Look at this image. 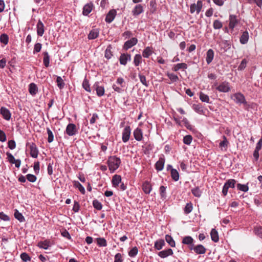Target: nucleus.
Segmentation results:
<instances>
[{
  "label": "nucleus",
  "instance_id": "f257e3e1",
  "mask_svg": "<svg viewBox=\"0 0 262 262\" xmlns=\"http://www.w3.org/2000/svg\"><path fill=\"white\" fill-rule=\"evenodd\" d=\"M107 163L110 172L113 173L119 168L121 161L119 158L112 156L108 157Z\"/></svg>",
  "mask_w": 262,
  "mask_h": 262
},
{
  "label": "nucleus",
  "instance_id": "f03ea898",
  "mask_svg": "<svg viewBox=\"0 0 262 262\" xmlns=\"http://www.w3.org/2000/svg\"><path fill=\"white\" fill-rule=\"evenodd\" d=\"M230 98L235 103L238 105H245L247 103L245 96L241 92L231 95Z\"/></svg>",
  "mask_w": 262,
  "mask_h": 262
},
{
  "label": "nucleus",
  "instance_id": "7ed1b4c3",
  "mask_svg": "<svg viewBox=\"0 0 262 262\" xmlns=\"http://www.w3.org/2000/svg\"><path fill=\"white\" fill-rule=\"evenodd\" d=\"M212 88L215 89L220 92L227 93L231 90L229 83L226 81H224L218 84L217 82H215Z\"/></svg>",
  "mask_w": 262,
  "mask_h": 262
},
{
  "label": "nucleus",
  "instance_id": "20e7f679",
  "mask_svg": "<svg viewBox=\"0 0 262 262\" xmlns=\"http://www.w3.org/2000/svg\"><path fill=\"white\" fill-rule=\"evenodd\" d=\"M235 184L236 181L234 179H230L224 184L222 190V193L224 196H226L227 194L229 188H234Z\"/></svg>",
  "mask_w": 262,
  "mask_h": 262
},
{
  "label": "nucleus",
  "instance_id": "39448f33",
  "mask_svg": "<svg viewBox=\"0 0 262 262\" xmlns=\"http://www.w3.org/2000/svg\"><path fill=\"white\" fill-rule=\"evenodd\" d=\"M203 6L202 2L198 1L196 4H193L190 5V11L191 13H193L195 11L197 14H199L201 11Z\"/></svg>",
  "mask_w": 262,
  "mask_h": 262
},
{
  "label": "nucleus",
  "instance_id": "423d86ee",
  "mask_svg": "<svg viewBox=\"0 0 262 262\" xmlns=\"http://www.w3.org/2000/svg\"><path fill=\"white\" fill-rule=\"evenodd\" d=\"M131 129L129 126H126L122 132V141L124 143L127 142L130 138Z\"/></svg>",
  "mask_w": 262,
  "mask_h": 262
},
{
  "label": "nucleus",
  "instance_id": "0eeeda50",
  "mask_svg": "<svg viewBox=\"0 0 262 262\" xmlns=\"http://www.w3.org/2000/svg\"><path fill=\"white\" fill-rule=\"evenodd\" d=\"M29 146L30 156L33 158H36L38 155V150L36 144L34 143L28 144Z\"/></svg>",
  "mask_w": 262,
  "mask_h": 262
},
{
  "label": "nucleus",
  "instance_id": "6e6552de",
  "mask_svg": "<svg viewBox=\"0 0 262 262\" xmlns=\"http://www.w3.org/2000/svg\"><path fill=\"white\" fill-rule=\"evenodd\" d=\"M66 133L70 136H73L76 135L77 133L76 126L74 124H69L66 130Z\"/></svg>",
  "mask_w": 262,
  "mask_h": 262
},
{
  "label": "nucleus",
  "instance_id": "1a4fd4ad",
  "mask_svg": "<svg viewBox=\"0 0 262 262\" xmlns=\"http://www.w3.org/2000/svg\"><path fill=\"white\" fill-rule=\"evenodd\" d=\"M0 114L6 120L9 121L11 118V113L10 111L5 107L2 106L1 107Z\"/></svg>",
  "mask_w": 262,
  "mask_h": 262
},
{
  "label": "nucleus",
  "instance_id": "9d476101",
  "mask_svg": "<svg viewBox=\"0 0 262 262\" xmlns=\"http://www.w3.org/2000/svg\"><path fill=\"white\" fill-rule=\"evenodd\" d=\"M138 39L136 38H132L130 39L125 41L123 46V49L125 50H127L134 46L136 45Z\"/></svg>",
  "mask_w": 262,
  "mask_h": 262
},
{
  "label": "nucleus",
  "instance_id": "9b49d317",
  "mask_svg": "<svg viewBox=\"0 0 262 262\" xmlns=\"http://www.w3.org/2000/svg\"><path fill=\"white\" fill-rule=\"evenodd\" d=\"M52 243L49 239H46L43 241H40L37 243V246L43 249H48L52 245Z\"/></svg>",
  "mask_w": 262,
  "mask_h": 262
},
{
  "label": "nucleus",
  "instance_id": "f8f14e48",
  "mask_svg": "<svg viewBox=\"0 0 262 262\" xmlns=\"http://www.w3.org/2000/svg\"><path fill=\"white\" fill-rule=\"evenodd\" d=\"M36 30L38 36H42L45 32V26L40 20H39L37 23Z\"/></svg>",
  "mask_w": 262,
  "mask_h": 262
},
{
  "label": "nucleus",
  "instance_id": "ddd939ff",
  "mask_svg": "<svg viewBox=\"0 0 262 262\" xmlns=\"http://www.w3.org/2000/svg\"><path fill=\"white\" fill-rule=\"evenodd\" d=\"M144 11L143 6L141 4L136 5L132 11L134 16H138Z\"/></svg>",
  "mask_w": 262,
  "mask_h": 262
},
{
  "label": "nucleus",
  "instance_id": "4468645a",
  "mask_svg": "<svg viewBox=\"0 0 262 262\" xmlns=\"http://www.w3.org/2000/svg\"><path fill=\"white\" fill-rule=\"evenodd\" d=\"M229 21V27L231 29H233L234 28L238 23V20L237 18V16L234 15H230Z\"/></svg>",
  "mask_w": 262,
  "mask_h": 262
},
{
  "label": "nucleus",
  "instance_id": "2eb2a0df",
  "mask_svg": "<svg viewBox=\"0 0 262 262\" xmlns=\"http://www.w3.org/2000/svg\"><path fill=\"white\" fill-rule=\"evenodd\" d=\"M172 254L173 251L170 248L162 250L158 253V256L162 258H166L169 256L172 255Z\"/></svg>",
  "mask_w": 262,
  "mask_h": 262
},
{
  "label": "nucleus",
  "instance_id": "dca6fc26",
  "mask_svg": "<svg viewBox=\"0 0 262 262\" xmlns=\"http://www.w3.org/2000/svg\"><path fill=\"white\" fill-rule=\"evenodd\" d=\"M131 60V56L128 54H122L119 58V61L121 64L125 66L128 61Z\"/></svg>",
  "mask_w": 262,
  "mask_h": 262
},
{
  "label": "nucleus",
  "instance_id": "f3484780",
  "mask_svg": "<svg viewBox=\"0 0 262 262\" xmlns=\"http://www.w3.org/2000/svg\"><path fill=\"white\" fill-rule=\"evenodd\" d=\"M116 15V11L114 9L110 10L105 17V21L107 23H112Z\"/></svg>",
  "mask_w": 262,
  "mask_h": 262
},
{
  "label": "nucleus",
  "instance_id": "a211bd4d",
  "mask_svg": "<svg viewBox=\"0 0 262 262\" xmlns=\"http://www.w3.org/2000/svg\"><path fill=\"white\" fill-rule=\"evenodd\" d=\"M165 159L164 157H160L159 160L156 163L155 168L158 171H161L164 167Z\"/></svg>",
  "mask_w": 262,
  "mask_h": 262
},
{
  "label": "nucleus",
  "instance_id": "6ab92c4d",
  "mask_svg": "<svg viewBox=\"0 0 262 262\" xmlns=\"http://www.w3.org/2000/svg\"><path fill=\"white\" fill-rule=\"evenodd\" d=\"M134 136L137 141H141L143 138V133L142 130L139 128H137L134 131Z\"/></svg>",
  "mask_w": 262,
  "mask_h": 262
},
{
  "label": "nucleus",
  "instance_id": "aec40b11",
  "mask_svg": "<svg viewBox=\"0 0 262 262\" xmlns=\"http://www.w3.org/2000/svg\"><path fill=\"white\" fill-rule=\"evenodd\" d=\"M142 190L146 194H149L152 190V186L148 182L145 181L143 183Z\"/></svg>",
  "mask_w": 262,
  "mask_h": 262
},
{
  "label": "nucleus",
  "instance_id": "412c9836",
  "mask_svg": "<svg viewBox=\"0 0 262 262\" xmlns=\"http://www.w3.org/2000/svg\"><path fill=\"white\" fill-rule=\"evenodd\" d=\"M93 5L92 3H89L84 5L83 8V14L84 15H88L92 10Z\"/></svg>",
  "mask_w": 262,
  "mask_h": 262
},
{
  "label": "nucleus",
  "instance_id": "4be33fe9",
  "mask_svg": "<svg viewBox=\"0 0 262 262\" xmlns=\"http://www.w3.org/2000/svg\"><path fill=\"white\" fill-rule=\"evenodd\" d=\"M214 58V52L212 49H209L206 53V60L208 64H210Z\"/></svg>",
  "mask_w": 262,
  "mask_h": 262
},
{
  "label": "nucleus",
  "instance_id": "5701e85b",
  "mask_svg": "<svg viewBox=\"0 0 262 262\" xmlns=\"http://www.w3.org/2000/svg\"><path fill=\"white\" fill-rule=\"evenodd\" d=\"M112 184L114 187H117L121 182V177L120 175L115 174L113 177L112 180Z\"/></svg>",
  "mask_w": 262,
  "mask_h": 262
},
{
  "label": "nucleus",
  "instance_id": "b1692460",
  "mask_svg": "<svg viewBox=\"0 0 262 262\" xmlns=\"http://www.w3.org/2000/svg\"><path fill=\"white\" fill-rule=\"evenodd\" d=\"M99 34V31L97 29H92L88 34V38L89 39H94L98 37Z\"/></svg>",
  "mask_w": 262,
  "mask_h": 262
},
{
  "label": "nucleus",
  "instance_id": "393cba45",
  "mask_svg": "<svg viewBox=\"0 0 262 262\" xmlns=\"http://www.w3.org/2000/svg\"><path fill=\"white\" fill-rule=\"evenodd\" d=\"M223 141H222L219 144V147L222 149H227V148L229 144V142L225 136L222 137Z\"/></svg>",
  "mask_w": 262,
  "mask_h": 262
},
{
  "label": "nucleus",
  "instance_id": "a878e982",
  "mask_svg": "<svg viewBox=\"0 0 262 262\" xmlns=\"http://www.w3.org/2000/svg\"><path fill=\"white\" fill-rule=\"evenodd\" d=\"M29 91L32 96L35 95L38 92V88L34 83H31L29 85Z\"/></svg>",
  "mask_w": 262,
  "mask_h": 262
},
{
  "label": "nucleus",
  "instance_id": "bb28decb",
  "mask_svg": "<svg viewBox=\"0 0 262 262\" xmlns=\"http://www.w3.org/2000/svg\"><path fill=\"white\" fill-rule=\"evenodd\" d=\"M165 243L164 239L157 240L155 242L154 248L158 250H160L165 246Z\"/></svg>",
  "mask_w": 262,
  "mask_h": 262
},
{
  "label": "nucleus",
  "instance_id": "cd10ccee",
  "mask_svg": "<svg viewBox=\"0 0 262 262\" xmlns=\"http://www.w3.org/2000/svg\"><path fill=\"white\" fill-rule=\"evenodd\" d=\"M194 251L198 254H203L206 251V248L202 245H198L194 248Z\"/></svg>",
  "mask_w": 262,
  "mask_h": 262
},
{
  "label": "nucleus",
  "instance_id": "c85d7f7f",
  "mask_svg": "<svg viewBox=\"0 0 262 262\" xmlns=\"http://www.w3.org/2000/svg\"><path fill=\"white\" fill-rule=\"evenodd\" d=\"M249 40V33L247 31H244L240 37V42L242 44H246Z\"/></svg>",
  "mask_w": 262,
  "mask_h": 262
},
{
  "label": "nucleus",
  "instance_id": "c756f323",
  "mask_svg": "<svg viewBox=\"0 0 262 262\" xmlns=\"http://www.w3.org/2000/svg\"><path fill=\"white\" fill-rule=\"evenodd\" d=\"M211 239L214 242H217L219 240L218 232L215 229H212L210 232Z\"/></svg>",
  "mask_w": 262,
  "mask_h": 262
},
{
  "label": "nucleus",
  "instance_id": "7c9ffc66",
  "mask_svg": "<svg viewBox=\"0 0 262 262\" xmlns=\"http://www.w3.org/2000/svg\"><path fill=\"white\" fill-rule=\"evenodd\" d=\"M187 68V65L185 63H177L174 65L172 68L173 71L177 72L180 69H186Z\"/></svg>",
  "mask_w": 262,
  "mask_h": 262
},
{
  "label": "nucleus",
  "instance_id": "2f4dec72",
  "mask_svg": "<svg viewBox=\"0 0 262 262\" xmlns=\"http://www.w3.org/2000/svg\"><path fill=\"white\" fill-rule=\"evenodd\" d=\"M152 48L149 47H147L143 51L142 55L145 58H148L152 54Z\"/></svg>",
  "mask_w": 262,
  "mask_h": 262
},
{
  "label": "nucleus",
  "instance_id": "473e14b6",
  "mask_svg": "<svg viewBox=\"0 0 262 262\" xmlns=\"http://www.w3.org/2000/svg\"><path fill=\"white\" fill-rule=\"evenodd\" d=\"M193 110L199 114L203 113V109L202 104H193L192 105Z\"/></svg>",
  "mask_w": 262,
  "mask_h": 262
},
{
  "label": "nucleus",
  "instance_id": "72a5a7b5",
  "mask_svg": "<svg viewBox=\"0 0 262 262\" xmlns=\"http://www.w3.org/2000/svg\"><path fill=\"white\" fill-rule=\"evenodd\" d=\"M97 244L99 247H106L107 246V242L104 238L98 237L96 239Z\"/></svg>",
  "mask_w": 262,
  "mask_h": 262
},
{
  "label": "nucleus",
  "instance_id": "f704fd0d",
  "mask_svg": "<svg viewBox=\"0 0 262 262\" xmlns=\"http://www.w3.org/2000/svg\"><path fill=\"white\" fill-rule=\"evenodd\" d=\"M193 242V238L190 236H185L182 240V243L185 245H189Z\"/></svg>",
  "mask_w": 262,
  "mask_h": 262
},
{
  "label": "nucleus",
  "instance_id": "c9c22d12",
  "mask_svg": "<svg viewBox=\"0 0 262 262\" xmlns=\"http://www.w3.org/2000/svg\"><path fill=\"white\" fill-rule=\"evenodd\" d=\"M112 47L111 45H109L107 47L104 53V56L107 59H110L113 56L112 52L111 51Z\"/></svg>",
  "mask_w": 262,
  "mask_h": 262
},
{
  "label": "nucleus",
  "instance_id": "e433bc0d",
  "mask_svg": "<svg viewBox=\"0 0 262 262\" xmlns=\"http://www.w3.org/2000/svg\"><path fill=\"white\" fill-rule=\"evenodd\" d=\"M171 176L172 179L174 181H177L179 179V174L178 171L173 168H171Z\"/></svg>",
  "mask_w": 262,
  "mask_h": 262
},
{
  "label": "nucleus",
  "instance_id": "4c0bfd02",
  "mask_svg": "<svg viewBox=\"0 0 262 262\" xmlns=\"http://www.w3.org/2000/svg\"><path fill=\"white\" fill-rule=\"evenodd\" d=\"M14 216L20 222H24L25 221L24 216L17 210H15L14 212Z\"/></svg>",
  "mask_w": 262,
  "mask_h": 262
},
{
  "label": "nucleus",
  "instance_id": "58836bf2",
  "mask_svg": "<svg viewBox=\"0 0 262 262\" xmlns=\"http://www.w3.org/2000/svg\"><path fill=\"white\" fill-rule=\"evenodd\" d=\"M165 240L166 242L171 247H174L176 246L175 242L173 238L169 235H165Z\"/></svg>",
  "mask_w": 262,
  "mask_h": 262
},
{
  "label": "nucleus",
  "instance_id": "ea45409f",
  "mask_svg": "<svg viewBox=\"0 0 262 262\" xmlns=\"http://www.w3.org/2000/svg\"><path fill=\"white\" fill-rule=\"evenodd\" d=\"M9 41V37L8 35L5 33L2 34L0 36V42L4 45H6L8 44Z\"/></svg>",
  "mask_w": 262,
  "mask_h": 262
},
{
  "label": "nucleus",
  "instance_id": "a19ab883",
  "mask_svg": "<svg viewBox=\"0 0 262 262\" xmlns=\"http://www.w3.org/2000/svg\"><path fill=\"white\" fill-rule=\"evenodd\" d=\"M43 62L46 68L48 67L50 65V56L47 52L44 53Z\"/></svg>",
  "mask_w": 262,
  "mask_h": 262
},
{
  "label": "nucleus",
  "instance_id": "79ce46f5",
  "mask_svg": "<svg viewBox=\"0 0 262 262\" xmlns=\"http://www.w3.org/2000/svg\"><path fill=\"white\" fill-rule=\"evenodd\" d=\"M166 187L164 186H161L160 187V194L161 196V198L163 200L165 199L166 198Z\"/></svg>",
  "mask_w": 262,
  "mask_h": 262
},
{
  "label": "nucleus",
  "instance_id": "37998d69",
  "mask_svg": "<svg viewBox=\"0 0 262 262\" xmlns=\"http://www.w3.org/2000/svg\"><path fill=\"white\" fill-rule=\"evenodd\" d=\"M191 192L194 196L198 198H200L202 194V191L198 187L192 189Z\"/></svg>",
  "mask_w": 262,
  "mask_h": 262
},
{
  "label": "nucleus",
  "instance_id": "c03bdc74",
  "mask_svg": "<svg viewBox=\"0 0 262 262\" xmlns=\"http://www.w3.org/2000/svg\"><path fill=\"white\" fill-rule=\"evenodd\" d=\"M74 185L79 189L82 194L85 193V191L84 187L78 181H75Z\"/></svg>",
  "mask_w": 262,
  "mask_h": 262
},
{
  "label": "nucleus",
  "instance_id": "a18cd8bd",
  "mask_svg": "<svg viewBox=\"0 0 262 262\" xmlns=\"http://www.w3.org/2000/svg\"><path fill=\"white\" fill-rule=\"evenodd\" d=\"M200 99L202 102L209 103V96L202 92L200 93Z\"/></svg>",
  "mask_w": 262,
  "mask_h": 262
},
{
  "label": "nucleus",
  "instance_id": "49530a36",
  "mask_svg": "<svg viewBox=\"0 0 262 262\" xmlns=\"http://www.w3.org/2000/svg\"><path fill=\"white\" fill-rule=\"evenodd\" d=\"M56 82H57L58 87L60 89H62L64 88V83L63 82V79H62V78L61 77L57 76Z\"/></svg>",
  "mask_w": 262,
  "mask_h": 262
},
{
  "label": "nucleus",
  "instance_id": "de8ad7c7",
  "mask_svg": "<svg viewBox=\"0 0 262 262\" xmlns=\"http://www.w3.org/2000/svg\"><path fill=\"white\" fill-rule=\"evenodd\" d=\"M142 57L140 54H136L134 58V63L136 66H138L141 62Z\"/></svg>",
  "mask_w": 262,
  "mask_h": 262
},
{
  "label": "nucleus",
  "instance_id": "09e8293b",
  "mask_svg": "<svg viewBox=\"0 0 262 262\" xmlns=\"http://www.w3.org/2000/svg\"><path fill=\"white\" fill-rule=\"evenodd\" d=\"M97 95L99 97L102 96L104 94V87L101 86H97L96 88Z\"/></svg>",
  "mask_w": 262,
  "mask_h": 262
},
{
  "label": "nucleus",
  "instance_id": "8fccbe9b",
  "mask_svg": "<svg viewBox=\"0 0 262 262\" xmlns=\"http://www.w3.org/2000/svg\"><path fill=\"white\" fill-rule=\"evenodd\" d=\"M139 77L140 78V81L142 83V84L144 85L145 86L148 87L149 85V83L146 81V78L145 76L139 74Z\"/></svg>",
  "mask_w": 262,
  "mask_h": 262
},
{
  "label": "nucleus",
  "instance_id": "3c124183",
  "mask_svg": "<svg viewBox=\"0 0 262 262\" xmlns=\"http://www.w3.org/2000/svg\"><path fill=\"white\" fill-rule=\"evenodd\" d=\"M193 209L192 204L191 203H187L184 208V212L186 214L190 213Z\"/></svg>",
  "mask_w": 262,
  "mask_h": 262
},
{
  "label": "nucleus",
  "instance_id": "603ef678",
  "mask_svg": "<svg viewBox=\"0 0 262 262\" xmlns=\"http://www.w3.org/2000/svg\"><path fill=\"white\" fill-rule=\"evenodd\" d=\"M167 76L172 82H177L179 80L178 76L173 73H167Z\"/></svg>",
  "mask_w": 262,
  "mask_h": 262
},
{
  "label": "nucleus",
  "instance_id": "864d4df0",
  "mask_svg": "<svg viewBox=\"0 0 262 262\" xmlns=\"http://www.w3.org/2000/svg\"><path fill=\"white\" fill-rule=\"evenodd\" d=\"M213 27L214 29H220L223 27V24L219 20L216 19L213 22Z\"/></svg>",
  "mask_w": 262,
  "mask_h": 262
},
{
  "label": "nucleus",
  "instance_id": "5fc2aeb1",
  "mask_svg": "<svg viewBox=\"0 0 262 262\" xmlns=\"http://www.w3.org/2000/svg\"><path fill=\"white\" fill-rule=\"evenodd\" d=\"M47 134L48 135V142L49 143H51L54 140L53 134L52 132L51 131V130L49 128H47Z\"/></svg>",
  "mask_w": 262,
  "mask_h": 262
},
{
  "label": "nucleus",
  "instance_id": "6e6d98bb",
  "mask_svg": "<svg viewBox=\"0 0 262 262\" xmlns=\"http://www.w3.org/2000/svg\"><path fill=\"white\" fill-rule=\"evenodd\" d=\"M138 252V249L137 247H133L128 252V255L130 257H135Z\"/></svg>",
  "mask_w": 262,
  "mask_h": 262
},
{
  "label": "nucleus",
  "instance_id": "4d7b16f0",
  "mask_svg": "<svg viewBox=\"0 0 262 262\" xmlns=\"http://www.w3.org/2000/svg\"><path fill=\"white\" fill-rule=\"evenodd\" d=\"M192 140V137L191 135H186L183 138V142L186 145H190Z\"/></svg>",
  "mask_w": 262,
  "mask_h": 262
},
{
  "label": "nucleus",
  "instance_id": "13d9d810",
  "mask_svg": "<svg viewBox=\"0 0 262 262\" xmlns=\"http://www.w3.org/2000/svg\"><path fill=\"white\" fill-rule=\"evenodd\" d=\"M93 205L94 207L98 210H100L102 208L101 203L97 200H95L93 201Z\"/></svg>",
  "mask_w": 262,
  "mask_h": 262
},
{
  "label": "nucleus",
  "instance_id": "bf43d9fd",
  "mask_svg": "<svg viewBox=\"0 0 262 262\" xmlns=\"http://www.w3.org/2000/svg\"><path fill=\"white\" fill-rule=\"evenodd\" d=\"M254 232L256 235L262 238V227L258 226L254 228Z\"/></svg>",
  "mask_w": 262,
  "mask_h": 262
},
{
  "label": "nucleus",
  "instance_id": "052dcab7",
  "mask_svg": "<svg viewBox=\"0 0 262 262\" xmlns=\"http://www.w3.org/2000/svg\"><path fill=\"white\" fill-rule=\"evenodd\" d=\"M181 119H182V117L181 118ZM182 122L184 124V125L186 126V127L187 129H188L189 130L192 129V126L190 124V123L187 118H186L185 117L183 118L182 120Z\"/></svg>",
  "mask_w": 262,
  "mask_h": 262
},
{
  "label": "nucleus",
  "instance_id": "680f3d73",
  "mask_svg": "<svg viewBox=\"0 0 262 262\" xmlns=\"http://www.w3.org/2000/svg\"><path fill=\"white\" fill-rule=\"evenodd\" d=\"M237 188L238 190H240L244 192H247L249 190L248 186L246 185H243L241 184H237Z\"/></svg>",
  "mask_w": 262,
  "mask_h": 262
},
{
  "label": "nucleus",
  "instance_id": "e2e57ef3",
  "mask_svg": "<svg viewBox=\"0 0 262 262\" xmlns=\"http://www.w3.org/2000/svg\"><path fill=\"white\" fill-rule=\"evenodd\" d=\"M20 258L25 262H27L28 261H30L31 260L30 257L27 253L25 252H24L20 254Z\"/></svg>",
  "mask_w": 262,
  "mask_h": 262
},
{
  "label": "nucleus",
  "instance_id": "0e129e2a",
  "mask_svg": "<svg viewBox=\"0 0 262 262\" xmlns=\"http://www.w3.org/2000/svg\"><path fill=\"white\" fill-rule=\"evenodd\" d=\"M248 2L250 4H256L259 8L262 6V0H248Z\"/></svg>",
  "mask_w": 262,
  "mask_h": 262
},
{
  "label": "nucleus",
  "instance_id": "69168bd1",
  "mask_svg": "<svg viewBox=\"0 0 262 262\" xmlns=\"http://www.w3.org/2000/svg\"><path fill=\"white\" fill-rule=\"evenodd\" d=\"M82 86L85 91L87 92H91L90 86L88 81L86 79H84L82 83Z\"/></svg>",
  "mask_w": 262,
  "mask_h": 262
},
{
  "label": "nucleus",
  "instance_id": "338daca9",
  "mask_svg": "<svg viewBox=\"0 0 262 262\" xmlns=\"http://www.w3.org/2000/svg\"><path fill=\"white\" fill-rule=\"evenodd\" d=\"M27 179L30 182H35L36 181V177L32 174H28L26 176Z\"/></svg>",
  "mask_w": 262,
  "mask_h": 262
},
{
  "label": "nucleus",
  "instance_id": "774afa93",
  "mask_svg": "<svg viewBox=\"0 0 262 262\" xmlns=\"http://www.w3.org/2000/svg\"><path fill=\"white\" fill-rule=\"evenodd\" d=\"M114 258H115L114 262H122V261H123L122 254L120 253H117L115 255Z\"/></svg>",
  "mask_w": 262,
  "mask_h": 262
}]
</instances>
